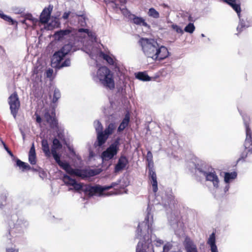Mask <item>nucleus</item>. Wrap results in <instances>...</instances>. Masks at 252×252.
I'll return each mask as SVG.
<instances>
[{"label":"nucleus","instance_id":"obj_1","mask_svg":"<svg viewBox=\"0 0 252 252\" xmlns=\"http://www.w3.org/2000/svg\"><path fill=\"white\" fill-rule=\"evenodd\" d=\"M54 37L56 40L71 45L72 49L74 51L80 48L83 51L86 44L88 45L95 39L94 33L89 32L88 30H77L71 27L56 32Z\"/></svg>","mask_w":252,"mask_h":252},{"label":"nucleus","instance_id":"obj_2","mask_svg":"<svg viewBox=\"0 0 252 252\" xmlns=\"http://www.w3.org/2000/svg\"><path fill=\"white\" fill-rule=\"evenodd\" d=\"M153 225V216L148 213L144 220L139 224L136 230V236L139 239L136 252H155L152 243L158 247L163 246L162 240L152 235Z\"/></svg>","mask_w":252,"mask_h":252},{"label":"nucleus","instance_id":"obj_3","mask_svg":"<svg viewBox=\"0 0 252 252\" xmlns=\"http://www.w3.org/2000/svg\"><path fill=\"white\" fill-rule=\"evenodd\" d=\"M139 43L145 56L154 61H161L169 56L167 47L158 43L154 39L141 38L139 40Z\"/></svg>","mask_w":252,"mask_h":252},{"label":"nucleus","instance_id":"obj_4","mask_svg":"<svg viewBox=\"0 0 252 252\" xmlns=\"http://www.w3.org/2000/svg\"><path fill=\"white\" fill-rule=\"evenodd\" d=\"M63 180L65 184L72 186L75 190H83L86 194L90 196L94 195H96L100 196H109L119 193L118 191L110 192L107 193H105L104 192L106 190L114 188L117 185H118L117 183H113L109 186H105L103 187L99 185H96L94 186H87L77 182L74 179L66 175L63 176Z\"/></svg>","mask_w":252,"mask_h":252},{"label":"nucleus","instance_id":"obj_5","mask_svg":"<svg viewBox=\"0 0 252 252\" xmlns=\"http://www.w3.org/2000/svg\"><path fill=\"white\" fill-rule=\"evenodd\" d=\"M61 148L62 145L59 140L56 138L54 139L53 141V145L51 149L52 155L59 165L68 174L81 178H85L93 175V174L88 170L73 169L67 162L61 160L60 157L61 154H60L59 150Z\"/></svg>","mask_w":252,"mask_h":252},{"label":"nucleus","instance_id":"obj_6","mask_svg":"<svg viewBox=\"0 0 252 252\" xmlns=\"http://www.w3.org/2000/svg\"><path fill=\"white\" fill-rule=\"evenodd\" d=\"M99 45L96 43L95 39L93 42H90L89 44L84 45L83 51L85 52L91 59L98 62L101 59L105 60L111 65L116 64V59L109 52L103 53L100 49Z\"/></svg>","mask_w":252,"mask_h":252},{"label":"nucleus","instance_id":"obj_7","mask_svg":"<svg viewBox=\"0 0 252 252\" xmlns=\"http://www.w3.org/2000/svg\"><path fill=\"white\" fill-rule=\"evenodd\" d=\"M93 80L100 83L110 89L115 87V83L113 73L107 67L102 66L99 68L96 72L92 73Z\"/></svg>","mask_w":252,"mask_h":252},{"label":"nucleus","instance_id":"obj_8","mask_svg":"<svg viewBox=\"0 0 252 252\" xmlns=\"http://www.w3.org/2000/svg\"><path fill=\"white\" fill-rule=\"evenodd\" d=\"M72 50V46L70 44L64 45L59 51L55 52L51 59V65L53 67L61 68L63 67L69 66L71 64L70 60L66 59L62 62L65 56Z\"/></svg>","mask_w":252,"mask_h":252},{"label":"nucleus","instance_id":"obj_9","mask_svg":"<svg viewBox=\"0 0 252 252\" xmlns=\"http://www.w3.org/2000/svg\"><path fill=\"white\" fill-rule=\"evenodd\" d=\"M196 173L200 176L205 177L206 181L212 186L213 190H219L221 188V182L216 172L212 169H208L205 168H197Z\"/></svg>","mask_w":252,"mask_h":252},{"label":"nucleus","instance_id":"obj_10","mask_svg":"<svg viewBox=\"0 0 252 252\" xmlns=\"http://www.w3.org/2000/svg\"><path fill=\"white\" fill-rule=\"evenodd\" d=\"M35 116L36 117V122L41 127L44 128H48V126H49L59 130H62V127H60L58 125L55 118V114L54 112L52 111L51 114L49 112H46L43 120L37 113H35Z\"/></svg>","mask_w":252,"mask_h":252},{"label":"nucleus","instance_id":"obj_11","mask_svg":"<svg viewBox=\"0 0 252 252\" xmlns=\"http://www.w3.org/2000/svg\"><path fill=\"white\" fill-rule=\"evenodd\" d=\"M9 233L12 236H16L17 233L22 232L28 226V222L22 219H19L16 215L12 216L9 221Z\"/></svg>","mask_w":252,"mask_h":252},{"label":"nucleus","instance_id":"obj_12","mask_svg":"<svg viewBox=\"0 0 252 252\" xmlns=\"http://www.w3.org/2000/svg\"><path fill=\"white\" fill-rule=\"evenodd\" d=\"M120 147V138L115 139L101 154L103 161H108L113 159L118 153Z\"/></svg>","mask_w":252,"mask_h":252},{"label":"nucleus","instance_id":"obj_13","mask_svg":"<svg viewBox=\"0 0 252 252\" xmlns=\"http://www.w3.org/2000/svg\"><path fill=\"white\" fill-rule=\"evenodd\" d=\"M244 124L246 128V138L244 146L248 151L252 153V131L249 127L250 119L248 117H243Z\"/></svg>","mask_w":252,"mask_h":252},{"label":"nucleus","instance_id":"obj_14","mask_svg":"<svg viewBox=\"0 0 252 252\" xmlns=\"http://www.w3.org/2000/svg\"><path fill=\"white\" fill-rule=\"evenodd\" d=\"M8 103L10 106L11 113L15 118L20 106V101L17 94L13 93L9 97Z\"/></svg>","mask_w":252,"mask_h":252},{"label":"nucleus","instance_id":"obj_15","mask_svg":"<svg viewBox=\"0 0 252 252\" xmlns=\"http://www.w3.org/2000/svg\"><path fill=\"white\" fill-rule=\"evenodd\" d=\"M52 9L53 7L50 6L43 9L40 16V22L45 24L48 22Z\"/></svg>","mask_w":252,"mask_h":252},{"label":"nucleus","instance_id":"obj_16","mask_svg":"<svg viewBox=\"0 0 252 252\" xmlns=\"http://www.w3.org/2000/svg\"><path fill=\"white\" fill-rule=\"evenodd\" d=\"M130 20L136 25L143 26L148 30H150V26L145 21V20L141 17H138L135 15H131Z\"/></svg>","mask_w":252,"mask_h":252},{"label":"nucleus","instance_id":"obj_17","mask_svg":"<svg viewBox=\"0 0 252 252\" xmlns=\"http://www.w3.org/2000/svg\"><path fill=\"white\" fill-rule=\"evenodd\" d=\"M127 163L128 160L126 158L123 156H121L115 166V172H118L124 169Z\"/></svg>","mask_w":252,"mask_h":252},{"label":"nucleus","instance_id":"obj_18","mask_svg":"<svg viewBox=\"0 0 252 252\" xmlns=\"http://www.w3.org/2000/svg\"><path fill=\"white\" fill-rule=\"evenodd\" d=\"M185 248L186 252H198L196 245L189 238L185 239Z\"/></svg>","mask_w":252,"mask_h":252},{"label":"nucleus","instance_id":"obj_19","mask_svg":"<svg viewBox=\"0 0 252 252\" xmlns=\"http://www.w3.org/2000/svg\"><path fill=\"white\" fill-rule=\"evenodd\" d=\"M149 178L153 191L154 193H156L158 189L157 176L155 172L152 169H149Z\"/></svg>","mask_w":252,"mask_h":252},{"label":"nucleus","instance_id":"obj_20","mask_svg":"<svg viewBox=\"0 0 252 252\" xmlns=\"http://www.w3.org/2000/svg\"><path fill=\"white\" fill-rule=\"evenodd\" d=\"M207 244L210 246L211 252H219L217 246L216 244V236L215 233H212L207 241Z\"/></svg>","mask_w":252,"mask_h":252},{"label":"nucleus","instance_id":"obj_21","mask_svg":"<svg viewBox=\"0 0 252 252\" xmlns=\"http://www.w3.org/2000/svg\"><path fill=\"white\" fill-rule=\"evenodd\" d=\"M46 28L48 30H51L54 28L58 27L60 24L59 18L57 17H51L48 22L46 24Z\"/></svg>","mask_w":252,"mask_h":252},{"label":"nucleus","instance_id":"obj_22","mask_svg":"<svg viewBox=\"0 0 252 252\" xmlns=\"http://www.w3.org/2000/svg\"><path fill=\"white\" fill-rule=\"evenodd\" d=\"M21 22L27 26H34L38 22V21L37 19L33 17L31 14H28L25 16V20L22 21Z\"/></svg>","mask_w":252,"mask_h":252},{"label":"nucleus","instance_id":"obj_23","mask_svg":"<svg viewBox=\"0 0 252 252\" xmlns=\"http://www.w3.org/2000/svg\"><path fill=\"white\" fill-rule=\"evenodd\" d=\"M29 161L32 165H35L36 163V153L33 144L29 153Z\"/></svg>","mask_w":252,"mask_h":252},{"label":"nucleus","instance_id":"obj_24","mask_svg":"<svg viewBox=\"0 0 252 252\" xmlns=\"http://www.w3.org/2000/svg\"><path fill=\"white\" fill-rule=\"evenodd\" d=\"M130 120V115L128 113H126L125 115V117L121 123L120 124L118 128V131L121 132L128 125Z\"/></svg>","mask_w":252,"mask_h":252},{"label":"nucleus","instance_id":"obj_25","mask_svg":"<svg viewBox=\"0 0 252 252\" xmlns=\"http://www.w3.org/2000/svg\"><path fill=\"white\" fill-rule=\"evenodd\" d=\"M108 136L103 131L97 133V145L99 146H102L106 141Z\"/></svg>","mask_w":252,"mask_h":252},{"label":"nucleus","instance_id":"obj_26","mask_svg":"<svg viewBox=\"0 0 252 252\" xmlns=\"http://www.w3.org/2000/svg\"><path fill=\"white\" fill-rule=\"evenodd\" d=\"M237 177V173L235 172L231 173L226 172L224 174V182L228 184L234 180Z\"/></svg>","mask_w":252,"mask_h":252},{"label":"nucleus","instance_id":"obj_27","mask_svg":"<svg viewBox=\"0 0 252 252\" xmlns=\"http://www.w3.org/2000/svg\"><path fill=\"white\" fill-rule=\"evenodd\" d=\"M42 149L44 153L46 156L49 157L52 154L50 151L49 147L48 144L47 140L46 139H43L41 142Z\"/></svg>","mask_w":252,"mask_h":252},{"label":"nucleus","instance_id":"obj_28","mask_svg":"<svg viewBox=\"0 0 252 252\" xmlns=\"http://www.w3.org/2000/svg\"><path fill=\"white\" fill-rule=\"evenodd\" d=\"M68 149L69 151V156L73 160H80L81 158L77 155L71 146H68Z\"/></svg>","mask_w":252,"mask_h":252},{"label":"nucleus","instance_id":"obj_29","mask_svg":"<svg viewBox=\"0 0 252 252\" xmlns=\"http://www.w3.org/2000/svg\"><path fill=\"white\" fill-rule=\"evenodd\" d=\"M116 125L114 123H111L105 128L103 132L106 135L109 136L110 135H111L112 133H113L114 131L116 129Z\"/></svg>","mask_w":252,"mask_h":252},{"label":"nucleus","instance_id":"obj_30","mask_svg":"<svg viewBox=\"0 0 252 252\" xmlns=\"http://www.w3.org/2000/svg\"><path fill=\"white\" fill-rule=\"evenodd\" d=\"M17 165L19 167V168H21L23 170H29L32 168L31 166L27 163L20 159H17L16 161Z\"/></svg>","mask_w":252,"mask_h":252},{"label":"nucleus","instance_id":"obj_31","mask_svg":"<svg viewBox=\"0 0 252 252\" xmlns=\"http://www.w3.org/2000/svg\"><path fill=\"white\" fill-rule=\"evenodd\" d=\"M136 77L143 81H148L151 80V78L145 72H138L136 74Z\"/></svg>","mask_w":252,"mask_h":252},{"label":"nucleus","instance_id":"obj_32","mask_svg":"<svg viewBox=\"0 0 252 252\" xmlns=\"http://www.w3.org/2000/svg\"><path fill=\"white\" fill-rule=\"evenodd\" d=\"M147 14L149 17L155 19L158 18L160 16L159 12L154 8H150L147 12Z\"/></svg>","mask_w":252,"mask_h":252},{"label":"nucleus","instance_id":"obj_33","mask_svg":"<svg viewBox=\"0 0 252 252\" xmlns=\"http://www.w3.org/2000/svg\"><path fill=\"white\" fill-rule=\"evenodd\" d=\"M61 97V93L59 89L56 88L54 91L53 97L52 99L53 103H56Z\"/></svg>","mask_w":252,"mask_h":252},{"label":"nucleus","instance_id":"obj_34","mask_svg":"<svg viewBox=\"0 0 252 252\" xmlns=\"http://www.w3.org/2000/svg\"><path fill=\"white\" fill-rule=\"evenodd\" d=\"M173 246L171 243L168 242L164 244L163 246L162 252H177L172 251Z\"/></svg>","mask_w":252,"mask_h":252},{"label":"nucleus","instance_id":"obj_35","mask_svg":"<svg viewBox=\"0 0 252 252\" xmlns=\"http://www.w3.org/2000/svg\"><path fill=\"white\" fill-rule=\"evenodd\" d=\"M195 26L192 23H189L184 29V31L189 33H192L195 31Z\"/></svg>","mask_w":252,"mask_h":252},{"label":"nucleus","instance_id":"obj_36","mask_svg":"<svg viewBox=\"0 0 252 252\" xmlns=\"http://www.w3.org/2000/svg\"><path fill=\"white\" fill-rule=\"evenodd\" d=\"M231 7L233 8V9H234L236 11L239 18H240L241 11L240 4L238 3H237V2H236L234 4L232 5L231 6Z\"/></svg>","mask_w":252,"mask_h":252},{"label":"nucleus","instance_id":"obj_37","mask_svg":"<svg viewBox=\"0 0 252 252\" xmlns=\"http://www.w3.org/2000/svg\"><path fill=\"white\" fill-rule=\"evenodd\" d=\"M172 227L177 233H180V231L181 232L183 230V224L181 222H177L176 224L173 225Z\"/></svg>","mask_w":252,"mask_h":252},{"label":"nucleus","instance_id":"obj_38","mask_svg":"<svg viewBox=\"0 0 252 252\" xmlns=\"http://www.w3.org/2000/svg\"><path fill=\"white\" fill-rule=\"evenodd\" d=\"M6 252H19V249L15 245H11L6 247Z\"/></svg>","mask_w":252,"mask_h":252},{"label":"nucleus","instance_id":"obj_39","mask_svg":"<svg viewBox=\"0 0 252 252\" xmlns=\"http://www.w3.org/2000/svg\"><path fill=\"white\" fill-rule=\"evenodd\" d=\"M94 126L97 133L102 132V126L99 121H96L94 122Z\"/></svg>","mask_w":252,"mask_h":252},{"label":"nucleus","instance_id":"obj_40","mask_svg":"<svg viewBox=\"0 0 252 252\" xmlns=\"http://www.w3.org/2000/svg\"><path fill=\"white\" fill-rule=\"evenodd\" d=\"M171 28L174 30L177 33H180L181 34H183L184 31L182 30V29L179 27V26L173 24L171 25Z\"/></svg>","mask_w":252,"mask_h":252},{"label":"nucleus","instance_id":"obj_41","mask_svg":"<svg viewBox=\"0 0 252 252\" xmlns=\"http://www.w3.org/2000/svg\"><path fill=\"white\" fill-rule=\"evenodd\" d=\"M160 197L158 196H157L154 200H153V205H158V204H161L164 206L166 205V204L165 202H164L163 200H161L160 201Z\"/></svg>","mask_w":252,"mask_h":252},{"label":"nucleus","instance_id":"obj_42","mask_svg":"<svg viewBox=\"0 0 252 252\" xmlns=\"http://www.w3.org/2000/svg\"><path fill=\"white\" fill-rule=\"evenodd\" d=\"M152 154L151 152H148L147 153V160L149 161L148 166H149V169H152V167L153 165V162L152 160Z\"/></svg>","mask_w":252,"mask_h":252},{"label":"nucleus","instance_id":"obj_43","mask_svg":"<svg viewBox=\"0 0 252 252\" xmlns=\"http://www.w3.org/2000/svg\"><path fill=\"white\" fill-rule=\"evenodd\" d=\"M122 13L124 14V16L128 18L130 20V16L133 15V14H132L130 13V12L127 9H121Z\"/></svg>","mask_w":252,"mask_h":252},{"label":"nucleus","instance_id":"obj_44","mask_svg":"<svg viewBox=\"0 0 252 252\" xmlns=\"http://www.w3.org/2000/svg\"><path fill=\"white\" fill-rule=\"evenodd\" d=\"M240 19V23L241 24H243L245 26V28H247L251 26V24L247 20H244L243 19H241V18H239Z\"/></svg>","mask_w":252,"mask_h":252},{"label":"nucleus","instance_id":"obj_45","mask_svg":"<svg viewBox=\"0 0 252 252\" xmlns=\"http://www.w3.org/2000/svg\"><path fill=\"white\" fill-rule=\"evenodd\" d=\"M2 17L1 18L3 19L7 22H11L12 24H14V23L15 22L10 17L7 15L3 14V15H2Z\"/></svg>","mask_w":252,"mask_h":252},{"label":"nucleus","instance_id":"obj_46","mask_svg":"<svg viewBox=\"0 0 252 252\" xmlns=\"http://www.w3.org/2000/svg\"><path fill=\"white\" fill-rule=\"evenodd\" d=\"M2 17L1 18L3 19L7 22H11L12 24H14V23L15 22L10 17L7 15L3 14V15H2Z\"/></svg>","mask_w":252,"mask_h":252},{"label":"nucleus","instance_id":"obj_47","mask_svg":"<svg viewBox=\"0 0 252 252\" xmlns=\"http://www.w3.org/2000/svg\"><path fill=\"white\" fill-rule=\"evenodd\" d=\"M246 28H245V26L243 25V24H241L240 22L239 23V24L237 27V33L239 34L241 32H242L244 29Z\"/></svg>","mask_w":252,"mask_h":252},{"label":"nucleus","instance_id":"obj_48","mask_svg":"<svg viewBox=\"0 0 252 252\" xmlns=\"http://www.w3.org/2000/svg\"><path fill=\"white\" fill-rule=\"evenodd\" d=\"M74 14L71 12H64L63 15V19H67L69 17H73Z\"/></svg>","mask_w":252,"mask_h":252},{"label":"nucleus","instance_id":"obj_49","mask_svg":"<svg viewBox=\"0 0 252 252\" xmlns=\"http://www.w3.org/2000/svg\"><path fill=\"white\" fill-rule=\"evenodd\" d=\"M8 193L6 192H4L0 195V200H1L3 202L6 201Z\"/></svg>","mask_w":252,"mask_h":252},{"label":"nucleus","instance_id":"obj_50","mask_svg":"<svg viewBox=\"0 0 252 252\" xmlns=\"http://www.w3.org/2000/svg\"><path fill=\"white\" fill-rule=\"evenodd\" d=\"M53 73V70L52 69H48L46 71V75L47 77L51 78Z\"/></svg>","mask_w":252,"mask_h":252},{"label":"nucleus","instance_id":"obj_51","mask_svg":"<svg viewBox=\"0 0 252 252\" xmlns=\"http://www.w3.org/2000/svg\"><path fill=\"white\" fill-rule=\"evenodd\" d=\"M0 142L2 144V145L3 146L4 149L7 151V152H8V153L11 156H13L12 153L8 150V148L7 147V146H6V145L5 144V143L3 142V141L2 140H0Z\"/></svg>","mask_w":252,"mask_h":252},{"label":"nucleus","instance_id":"obj_52","mask_svg":"<svg viewBox=\"0 0 252 252\" xmlns=\"http://www.w3.org/2000/svg\"><path fill=\"white\" fill-rule=\"evenodd\" d=\"M236 2V0H229L227 2L230 6H231Z\"/></svg>","mask_w":252,"mask_h":252},{"label":"nucleus","instance_id":"obj_53","mask_svg":"<svg viewBox=\"0 0 252 252\" xmlns=\"http://www.w3.org/2000/svg\"><path fill=\"white\" fill-rule=\"evenodd\" d=\"M236 2V0H229L227 2L230 6H231Z\"/></svg>","mask_w":252,"mask_h":252},{"label":"nucleus","instance_id":"obj_54","mask_svg":"<svg viewBox=\"0 0 252 252\" xmlns=\"http://www.w3.org/2000/svg\"><path fill=\"white\" fill-rule=\"evenodd\" d=\"M39 175L41 177L43 178L45 176V173L44 171H42L39 172Z\"/></svg>","mask_w":252,"mask_h":252},{"label":"nucleus","instance_id":"obj_55","mask_svg":"<svg viewBox=\"0 0 252 252\" xmlns=\"http://www.w3.org/2000/svg\"><path fill=\"white\" fill-rule=\"evenodd\" d=\"M3 13L2 11L0 9V17L1 18L2 15H3Z\"/></svg>","mask_w":252,"mask_h":252},{"label":"nucleus","instance_id":"obj_56","mask_svg":"<svg viewBox=\"0 0 252 252\" xmlns=\"http://www.w3.org/2000/svg\"><path fill=\"white\" fill-rule=\"evenodd\" d=\"M228 189H229V186H228V185L226 186V187H225V191H227V190H228Z\"/></svg>","mask_w":252,"mask_h":252},{"label":"nucleus","instance_id":"obj_57","mask_svg":"<svg viewBox=\"0 0 252 252\" xmlns=\"http://www.w3.org/2000/svg\"><path fill=\"white\" fill-rule=\"evenodd\" d=\"M3 206V204H2V203H0V208H1Z\"/></svg>","mask_w":252,"mask_h":252},{"label":"nucleus","instance_id":"obj_58","mask_svg":"<svg viewBox=\"0 0 252 252\" xmlns=\"http://www.w3.org/2000/svg\"><path fill=\"white\" fill-rule=\"evenodd\" d=\"M201 36H202V37H204V36H205V35H204V34L202 33V34H201Z\"/></svg>","mask_w":252,"mask_h":252},{"label":"nucleus","instance_id":"obj_59","mask_svg":"<svg viewBox=\"0 0 252 252\" xmlns=\"http://www.w3.org/2000/svg\"><path fill=\"white\" fill-rule=\"evenodd\" d=\"M152 197V196L151 195L150 196V199H151Z\"/></svg>","mask_w":252,"mask_h":252},{"label":"nucleus","instance_id":"obj_60","mask_svg":"<svg viewBox=\"0 0 252 252\" xmlns=\"http://www.w3.org/2000/svg\"><path fill=\"white\" fill-rule=\"evenodd\" d=\"M190 16H189V21H190Z\"/></svg>","mask_w":252,"mask_h":252},{"label":"nucleus","instance_id":"obj_61","mask_svg":"<svg viewBox=\"0 0 252 252\" xmlns=\"http://www.w3.org/2000/svg\"><path fill=\"white\" fill-rule=\"evenodd\" d=\"M246 157H247V155H245L244 157H243V158H245Z\"/></svg>","mask_w":252,"mask_h":252},{"label":"nucleus","instance_id":"obj_62","mask_svg":"<svg viewBox=\"0 0 252 252\" xmlns=\"http://www.w3.org/2000/svg\"><path fill=\"white\" fill-rule=\"evenodd\" d=\"M59 137L61 138V135H60V134H59Z\"/></svg>","mask_w":252,"mask_h":252}]
</instances>
